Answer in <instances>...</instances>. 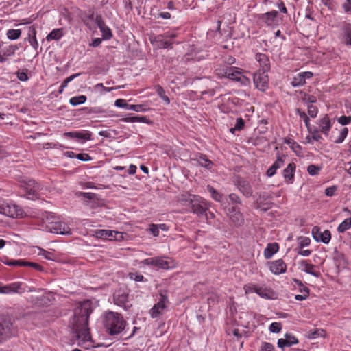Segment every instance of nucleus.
Wrapping results in <instances>:
<instances>
[{
    "label": "nucleus",
    "instance_id": "obj_1",
    "mask_svg": "<svg viewBox=\"0 0 351 351\" xmlns=\"http://www.w3.org/2000/svg\"><path fill=\"white\" fill-rule=\"evenodd\" d=\"M92 302L85 300L79 302L75 308L71 326L79 346L88 348L91 344V337L88 328V320L92 313Z\"/></svg>",
    "mask_w": 351,
    "mask_h": 351
},
{
    "label": "nucleus",
    "instance_id": "obj_2",
    "mask_svg": "<svg viewBox=\"0 0 351 351\" xmlns=\"http://www.w3.org/2000/svg\"><path fill=\"white\" fill-rule=\"evenodd\" d=\"M103 324L110 335L121 334L126 326V322L122 315L113 311H108L104 314Z\"/></svg>",
    "mask_w": 351,
    "mask_h": 351
},
{
    "label": "nucleus",
    "instance_id": "obj_3",
    "mask_svg": "<svg viewBox=\"0 0 351 351\" xmlns=\"http://www.w3.org/2000/svg\"><path fill=\"white\" fill-rule=\"evenodd\" d=\"M17 333L16 328L13 325L12 318L4 314H0V341L15 336Z\"/></svg>",
    "mask_w": 351,
    "mask_h": 351
},
{
    "label": "nucleus",
    "instance_id": "obj_4",
    "mask_svg": "<svg viewBox=\"0 0 351 351\" xmlns=\"http://www.w3.org/2000/svg\"><path fill=\"white\" fill-rule=\"evenodd\" d=\"M226 77L232 81L239 82L241 86H249L250 84V77L252 74L249 72H242V70L236 67L227 69L225 72Z\"/></svg>",
    "mask_w": 351,
    "mask_h": 351
},
{
    "label": "nucleus",
    "instance_id": "obj_5",
    "mask_svg": "<svg viewBox=\"0 0 351 351\" xmlns=\"http://www.w3.org/2000/svg\"><path fill=\"white\" fill-rule=\"evenodd\" d=\"M141 263L147 265H152L158 269H171L175 268L176 263L174 260L166 256H156L148 258L141 261Z\"/></svg>",
    "mask_w": 351,
    "mask_h": 351
},
{
    "label": "nucleus",
    "instance_id": "obj_6",
    "mask_svg": "<svg viewBox=\"0 0 351 351\" xmlns=\"http://www.w3.org/2000/svg\"><path fill=\"white\" fill-rule=\"evenodd\" d=\"M46 228L52 233L61 234H71V228L64 222L56 219L53 216L50 215V217H47L46 221Z\"/></svg>",
    "mask_w": 351,
    "mask_h": 351
},
{
    "label": "nucleus",
    "instance_id": "obj_7",
    "mask_svg": "<svg viewBox=\"0 0 351 351\" xmlns=\"http://www.w3.org/2000/svg\"><path fill=\"white\" fill-rule=\"evenodd\" d=\"M244 289L246 293H256L261 298L265 299H273L276 296L275 292L265 286H259L256 284H248L245 286Z\"/></svg>",
    "mask_w": 351,
    "mask_h": 351
},
{
    "label": "nucleus",
    "instance_id": "obj_8",
    "mask_svg": "<svg viewBox=\"0 0 351 351\" xmlns=\"http://www.w3.org/2000/svg\"><path fill=\"white\" fill-rule=\"evenodd\" d=\"M0 213L12 218L22 217L23 211L19 206L12 203H5L0 206Z\"/></svg>",
    "mask_w": 351,
    "mask_h": 351
},
{
    "label": "nucleus",
    "instance_id": "obj_9",
    "mask_svg": "<svg viewBox=\"0 0 351 351\" xmlns=\"http://www.w3.org/2000/svg\"><path fill=\"white\" fill-rule=\"evenodd\" d=\"M167 297L161 295L159 301L151 308L149 313L152 318H157L163 315L167 309Z\"/></svg>",
    "mask_w": 351,
    "mask_h": 351
},
{
    "label": "nucleus",
    "instance_id": "obj_10",
    "mask_svg": "<svg viewBox=\"0 0 351 351\" xmlns=\"http://www.w3.org/2000/svg\"><path fill=\"white\" fill-rule=\"evenodd\" d=\"M189 206L191 208L193 213L198 215H202L208 209L206 202L197 195L193 200H191V203L189 204Z\"/></svg>",
    "mask_w": 351,
    "mask_h": 351
},
{
    "label": "nucleus",
    "instance_id": "obj_11",
    "mask_svg": "<svg viewBox=\"0 0 351 351\" xmlns=\"http://www.w3.org/2000/svg\"><path fill=\"white\" fill-rule=\"evenodd\" d=\"M312 236L317 242H322L324 244H328L331 239L330 232L328 230L322 232L319 226H314L312 228Z\"/></svg>",
    "mask_w": 351,
    "mask_h": 351
},
{
    "label": "nucleus",
    "instance_id": "obj_12",
    "mask_svg": "<svg viewBox=\"0 0 351 351\" xmlns=\"http://www.w3.org/2000/svg\"><path fill=\"white\" fill-rule=\"evenodd\" d=\"M97 238L108 239L110 241H119L123 239V234L120 232L110 230H98L95 232Z\"/></svg>",
    "mask_w": 351,
    "mask_h": 351
},
{
    "label": "nucleus",
    "instance_id": "obj_13",
    "mask_svg": "<svg viewBox=\"0 0 351 351\" xmlns=\"http://www.w3.org/2000/svg\"><path fill=\"white\" fill-rule=\"evenodd\" d=\"M227 215L235 224H240L243 221V216L240 212V208L236 206H227L226 208Z\"/></svg>",
    "mask_w": 351,
    "mask_h": 351
},
{
    "label": "nucleus",
    "instance_id": "obj_14",
    "mask_svg": "<svg viewBox=\"0 0 351 351\" xmlns=\"http://www.w3.org/2000/svg\"><path fill=\"white\" fill-rule=\"evenodd\" d=\"M278 12L273 10L263 14L259 16V19L267 26H274L278 23Z\"/></svg>",
    "mask_w": 351,
    "mask_h": 351
},
{
    "label": "nucleus",
    "instance_id": "obj_15",
    "mask_svg": "<svg viewBox=\"0 0 351 351\" xmlns=\"http://www.w3.org/2000/svg\"><path fill=\"white\" fill-rule=\"evenodd\" d=\"M269 199V195L267 193L259 194L256 202L257 208L264 211L269 210L272 205V203L268 201Z\"/></svg>",
    "mask_w": 351,
    "mask_h": 351
},
{
    "label": "nucleus",
    "instance_id": "obj_16",
    "mask_svg": "<svg viewBox=\"0 0 351 351\" xmlns=\"http://www.w3.org/2000/svg\"><path fill=\"white\" fill-rule=\"evenodd\" d=\"M299 269L307 274H311L313 276L319 277L320 276V273L318 271L315 270L316 267L308 263L306 260H302L298 263Z\"/></svg>",
    "mask_w": 351,
    "mask_h": 351
},
{
    "label": "nucleus",
    "instance_id": "obj_17",
    "mask_svg": "<svg viewBox=\"0 0 351 351\" xmlns=\"http://www.w3.org/2000/svg\"><path fill=\"white\" fill-rule=\"evenodd\" d=\"M25 291L23 282H16L4 285V294L22 293Z\"/></svg>",
    "mask_w": 351,
    "mask_h": 351
},
{
    "label": "nucleus",
    "instance_id": "obj_18",
    "mask_svg": "<svg viewBox=\"0 0 351 351\" xmlns=\"http://www.w3.org/2000/svg\"><path fill=\"white\" fill-rule=\"evenodd\" d=\"M95 22L101 32L102 39L109 40L111 38L112 36L111 29L106 25L101 17L97 16L95 18Z\"/></svg>",
    "mask_w": 351,
    "mask_h": 351
},
{
    "label": "nucleus",
    "instance_id": "obj_19",
    "mask_svg": "<svg viewBox=\"0 0 351 351\" xmlns=\"http://www.w3.org/2000/svg\"><path fill=\"white\" fill-rule=\"evenodd\" d=\"M312 76L313 73L309 71L299 73L293 77L291 84L294 87L304 86L306 84V80L311 78Z\"/></svg>",
    "mask_w": 351,
    "mask_h": 351
},
{
    "label": "nucleus",
    "instance_id": "obj_20",
    "mask_svg": "<svg viewBox=\"0 0 351 351\" xmlns=\"http://www.w3.org/2000/svg\"><path fill=\"white\" fill-rule=\"evenodd\" d=\"M266 72L267 71L259 70V71L254 75L253 80L256 88L264 87L267 85L268 76Z\"/></svg>",
    "mask_w": 351,
    "mask_h": 351
},
{
    "label": "nucleus",
    "instance_id": "obj_21",
    "mask_svg": "<svg viewBox=\"0 0 351 351\" xmlns=\"http://www.w3.org/2000/svg\"><path fill=\"white\" fill-rule=\"evenodd\" d=\"M287 269L286 264L282 259H278L271 262L269 265L270 271L274 274H280L285 272Z\"/></svg>",
    "mask_w": 351,
    "mask_h": 351
},
{
    "label": "nucleus",
    "instance_id": "obj_22",
    "mask_svg": "<svg viewBox=\"0 0 351 351\" xmlns=\"http://www.w3.org/2000/svg\"><path fill=\"white\" fill-rule=\"evenodd\" d=\"M298 343V340L290 334H286L285 338L279 339L278 341V346L280 348L285 347H290Z\"/></svg>",
    "mask_w": 351,
    "mask_h": 351
},
{
    "label": "nucleus",
    "instance_id": "obj_23",
    "mask_svg": "<svg viewBox=\"0 0 351 351\" xmlns=\"http://www.w3.org/2000/svg\"><path fill=\"white\" fill-rule=\"evenodd\" d=\"M341 42L346 45L351 47V25L346 23L342 27L341 34Z\"/></svg>",
    "mask_w": 351,
    "mask_h": 351
},
{
    "label": "nucleus",
    "instance_id": "obj_24",
    "mask_svg": "<svg viewBox=\"0 0 351 351\" xmlns=\"http://www.w3.org/2000/svg\"><path fill=\"white\" fill-rule=\"evenodd\" d=\"M295 171V165L294 163H289L283 170V177L287 183L292 184L293 182Z\"/></svg>",
    "mask_w": 351,
    "mask_h": 351
},
{
    "label": "nucleus",
    "instance_id": "obj_25",
    "mask_svg": "<svg viewBox=\"0 0 351 351\" xmlns=\"http://www.w3.org/2000/svg\"><path fill=\"white\" fill-rule=\"evenodd\" d=\"M64 136L69 137L71 138H76L78 140H85L88 141L91 138V134L88 131H82V132H69L64 133Z\"/></svg>",
    "mask_w": 351,
    "mask_h": 351
},
{
    "label": "nucleus",
    "instance_id": "obj_26",
    "mask_svg": "<svg viewBox=\"0 0 351 351\" xmlns=\"http://www.w3.org/2000/svg\"><path fill=\"white\" fill-rule=\"evenodd\" d=\"M24 188L29 195L36 196L40 190V186L34 180H29L25 183Z\"/></svg>",
    "mask_w": 351,
    "mask_h": 351
},
{
    "label": "nucleus",
    "instance_id": "obj_27",
    "mask_svg": "<svg viewBox=\"0 0 351 351\" xmlns=\"http://www.w3.org/2000/svg\"><path fill=\"white\" fill-rule=\"evenodd\" d=\"M285 162V156H278L274 163L269 168V169L267 171V175L269 177L273 176L275 173L277 169L280 168Z\"/></svg>",
    "mask_w": 351,
    "mask_h": 351
},
{
    "label": "nucleus",
    "instance_id": "obj_28",
    "mask_svg": "<svg viewBox=\"0 0 351 351\" xmlns=\"http://www.w3.org/2000/svg\"><path fill=\"white\" fill-rule=\"evenodd\" d=\"M238 189L247 197L252 196L253 190L249 182L242 180L238 183Z\"/></svg>",
    "mask_w": 351,
    "mask_h": 351
},
{
    "label": "nucleus",
    "instance_id": "obj_29",
    "mask_svg": "<svg viewBox=\"0 0 351 351\" xmlns=\"http://www.w3.org/2000/svg\"><path fill=\"white\" fill-rule=\"evenodd\" d=\"M256 60L259 62L261 71H267L269 69V61L267 56L264 53H257Z\"/></svg>",
    "mask_w": 351,
    "mask_h": 351
},
{
    "label": "nucleus",
    "instance_id": "obj_30",
    "mask_svg": "<svg viewBox=\"0 0 351 351\" xmlns=\"http://www.w3.org/2000/svg\"><path fill=\"white\" fill-rule=\"evenodd\" d=\"M66 34L64 28H57L53 29L46 37L47 41L58 40L62 38Z\"/></svg>",
    "mask_w": 351,
    "mask_h": 351
},
{
    "label": "nucleus",
    "instance_id": "obj_31",
    "mask_svg": "<svg viewBox=\"0 0 351 351\" xmlns=\"http://www.w3.org/2000/svg\"><path fill=\"white\" fill-rule=\"evenodd\" d=\"M319 126L320 131L327 134L331 128V123L327 115H325L322 119L319 121Z\"/></svg>",
    "mask_w": 351,
    "mask_h": 351
},
{
    "label": "nucleus",
    "instance_id": "obj_32",
    "mask_svg": "<svg viewBox=\"0 0 351 351\" xmlns=\"http://www.w3.org/2000/svg\"><path fill=\"white\" fill-rule=\"evenodd\" d=\"M278 250V245L276 243H270L265 250V256L267 258H270Z\"/></svg>",
    "mask_w": 351,
    "mask_h": 351
},
{
    "label": "nucleus",
    "instance_id": "obj_33",
    "mask_svg": "<svg viewBox=\"0 0 351 351\" xmlns=\"http://www.w3.org/2000/svg\"><path fill=\"white\" fill-rule=\"evenodd\" d=\"M207 190L210 193L212 198L217 202H221L223 199V195L217 191L213 186L208 185Z\"/></svg>",
    "mask_w": 351,
    "mask_h": 351
},
{
    "label": "nucleus",
    "instance_id": "obj_34",
    "mask_svg": "<svg viewBox=\"0 0 351 351\" xmlns=\"http://www.w3.org/2000/svg\"><path fill=\"white\" fill-rule=\"evenodd\" d=\"M228 199L230 201L228 202V206H236L237 207H239L241 204L239 197L234 193L230 194L228 195Z\"/></svg>",
    "mask_w": 351,
    "mask_h": 351
},
{
    "label": "nucleus",
    "instance_id": "obj_35",
    "mask_svg": "<svg viewBox=\"0 0 351 351\" xmlns=\"http://www.w3.org/2000/svg\"><path fill=\"white\" fill-rule=\"evenodd\" d=\"M351 228V217L346 219L338 226L337 230L339 232H344Z\"/></svg>",
    "mask_w": 351,
    "mask_h": 351
},
{
    "label": "nucleus",
    "instance_id": "obj_36",
    "mask_svg": "<svg viewBox=\"0 0 351 351\" xmlns=\"http://www.w3.org/2000/svg\"><path fill=\"white\" fill-rule=\"evenodd\" d=\"M21 29H9L7 31L6 35L8 39L14 40L21 36Z\"/></svg>",
    "mask_w": 351,
    "mask_h": 351
},
{
    "label": "nucleus",
    "instance_id": "obj_37",
    "mask_svg": "<svg viewBox=\"0 0 351 351\" xmlns=\"http://www.w3.org/2000/svg\"><path fill=\"white\" fill-rule=\"evenodd\" d=\"M196 195L189 194V193H184L182 194L180 197L179 200L183 203L185 206H189V204L191 203V200H193Z\"/></svg>",
    "mask_w": 351,
    "mask_h": 351
},
{
    "label": "nucleus",
    "instance_id": "obj_38",
    "mask_svg": "<svg viewBox=\"0 0 351 351\" xmlns=\"http://www.w3.org/2000/svg\"><path fill=\"white\" fill-rule=\"evenodd\" d=\"M86 100V97L84 95H80L77 97H73L69 99V103L73 106H77L79 104H84Z\"/></svg>",
    "mask_w": 351,
    "mask_h": 351
},
{
    "label": "nucleus",
    "instance_id": "obj_39",
    "mask_svg": "<svg viewBox=\"0 0 351 351\" xmlns=\"http://www.w3.org/2000/svg\"><path fill=\"white\" fill-rule=\"evenodd\" d=\"M197 162L199 165L208 169H210L212 167V162L206 158L205 156H200L197 159Z\"/></svg>",
    "mask_w": 351,
    "mask_h": 351
},
{
    "label": "nucleus",
    "instance_id": "obj_40",
    "mask_svg": "<svg viewBox=\"0 0 351 351\" xmlns=\"http://www.w3.org/2000/svg\"><path fill=\"white\" fill-rule=\"evenodd\" d=\"M162 36H158L156 38V42L158 43V47L163 49H168L171 47V43L167 40H163Z\"/></svg>",
    "mask_w": 351,
    "mask_h": 351
},
{
    "label": "nucleus",
    "instance_id": "obj_41",
    "mask_svg": "<svg viewBox=\"0 0 351 351\" xmlns=\"http://www.w3.org/2000/svg\"><path fill=\"white\" fill-rule=\"evenodd\" d=\"M38 254L50 261H55V256L53 253L47 252L42 248L38 247Z\"/></svg>",
    "mask_w": 351,
    "mask_h": 351
},
{
    "label": "nucleus",
    "instance_id": "obj_42",
    "mask_svg": "<svg viewBox=\"0 0 351 351\" xmlns=\"http://www.w3.org/2000/svg\"><path fill=\"white\" fill-rule=\"evenodd\" d=\"M245 125V121L241 117L237 118L234 128H230V131L234 134L236 130H241Z\"/></svg>",
    "mask_w": 351,
    "mask_h": 351
},
{
    "label": "nucleus",
    "instance_id": "obj_43",
    "mask_svg": "<svg viewBox=\"0 0 351 351\" xmlns=\"http://www.w3.org/2000/svg\"><path fill=\"white\" fill-rule=\"evenodd\" d=\"M126 121L131 123H135V122H141V123H149V119L145 117H131L126 119Z\"/></svg>",
    "mask_w": 351,
    "mask_h": 351
},
{
    "label": "nucleus",
    "instance_id": "obj_44",
    "mask_svg": "<svg viewBox=\"0 0 351 351\" xmlns=\"http://www.w3.org/2000/svg\"><path fill=\"white\" fill-rule=\"evenodd\" d=\"M321 170V167L315 165H310L307 167V171L311 176H316L319 173Z\"/></svg>",
    "mask_w": 351,
    "mask_h": 351
},
{
    "label": "nucleus",
    "instance_id": "obj_45",
    "mask_svg": "<svg viewBox=\"0 0 351 351\" xmlns=\"http://www.w3.org/2000/svg\"><path fill=\"white\" fill-rule=\"evenodd\" d=\"M269 331L274 333H278L282 329V324L280 322H273L269 326Z\"/></svg>",
    "mask_w": 351,
    "mask_h": 351
},
{
    "label": "nucleus",
    "instance_id": "obj_46",
    "mask_svg": "<svg viewBox=\"0 0 351 351\" xmlns=\"http://www.w3.org/2000/svg\"><path fill=\"white\" fill-rule=\"evenodd\" d=\"M18 49V47L15 45H10L8 47H7L6 49H5L2 53L4 54V56H13L16 51Z\"/></svg>",
    "mask_w": 351,
    "mask_h": 351
},
{
    "label": "nucleus",
    "instance_id": "obj_47",
    "mask_svg": "<svg viewBox=\"0 0 351 351\" xmlns=\"http://www.w3.org/2000/svg\"><path fill=\"white\" fill-rule=\"evenodd\" d=\"M32 33H33V36H32V37H31L29 39V43L31 45V46L36 51L38 48V40H37L36 36V32L34 29L32 31Z\"/></svg>",
    "mask_w": 351,
    "mask_h": 351
},
{
    "label": "nucleus",
    "instance_id": "obj_48",
    "mask_svg": "<svg viewBox=\"0 0 351 351\" xmlns=\"http://www.w3.org/2000/svg\"><path fill=\"white\" fill-rule=\"evenodd\" d=\"M128 110H132L135 112H146L147 109L143 105H129Z\"/></svg>",
    "mask_w": 351,
    "mask_h": 351
},
{
    "label": "nucleus",
    "instance_id": "obj_49",
    "mask_svg": "<svg viewBox=\"0 0 351 351\" xmlns=\"http://www.w3.org/2000/svg\"><path fill=\"white\" fill-rule=\"evenodd\" d=\"M318 112L317 108L313 105L311 104L308 106V114L312 118H315L317 117Z\"/></svg>",
    "mask_w": 351,
    "mask_h": 351
},
{
    "label": "nucleus",
    "instance_id": "obj_50",
    "mask_svg": "<svg viewBox=\"0 0 351 351\" xmlns=\"http://www.w3.org/2000/svg\"><path fill=\"white\" fill-rule=\"evenodd\" d=\"M300 95H301V98L303 100L308 101L311 103H314L316 101V98L314 96L306 95V93H303L302 91H300Z\"/></svg>",
    "mask_w": 351,
    "mask_h": 351
},
{
    "label": "nucleus",
    "instance_id": "obj_51",
    "mask_svg": "<svg viewBox=\"0 0 351 351\" xmlns=\"http://www.w3.org/2000/svg\"><path fill=\"white\" fill-rule=\"evenodd\" d=\"M114 105L118 108H124L128 109L129 104H127V101L123 99H118L115 101Z\"/></svg>",
    "mask_w": 351,
    "mask_h": 351
},
{
    "label": "nucleus",
    "instance_id": "obj_52",
    "mask_svg": "<svg viewBox=\"0 0 351 351\" xmlns=\"http://www.w3.org/2000/svg\"><path fill=\"white\" fill-rule=\"evenodd\" d=\"M347 134H348V129L346 128H343L341 130V131L340 132L339 137L338 138V139L335 140V142L337 143H340L343 142L344 138L346 137Z\"/></svg>",
    "mask_w": 351,
    "mask_h": 351
},
{
    "label": "nucleus",
    "instance_id": "obj_53",
    "mask_svg": "<svg viewBox=\"0 0 351 351\" xmlns=\"http://www.w3.org/2000/svg\"><path fill=\"white\" fill-rule=\"evenodd\" d=\"M274 349V346L271 343L264 342L262 343L261 351H273Z\"/></svg>",
    "mask_w": 351,
    "mask_h": 351
},
{
    "label": "nucleus",
    "instance_id": "obj_54",
    "mask_svg": "<svg viewBox=\"0 0 351 351\" xmlns=\"http://www.w3.org/2000/svg\"><path fill=\"white\" fill-rule=\"evenodd\" d=\"M311 243V240L308 237H301L300 239L299 245L301 248L308 246Z\"/></svg>",
    "mask_w": 351,
    "mask_h": 351
},
{
    "label": "nucleus",
    "instance_id": "obj_55",
    "mask_svg": "<svg viewBox=\"0 0 351 351\" xmlns=\"http://www.w3.org/2000/svg\"><path fill=\"white\" fill-rule=\"evenodd\" d=\"M342 7L346 13L351 14V0H346L343 3Z\"/></svg>",
    "mask_w": 351,
    "mask_h": 351
},
{
    "label": "nucleus",
    "instance_id": "obj_56",
    "mask_svg": "<svg viewBox=\"0 0 351 351\" xmlns=\"http://www.w3.org/2000/svg\"><path fill=\"white\" fill-rule=\"evenodd\" d=\"M322 332H323L322 330L319 331V330H315V331H309L307 334V337L308 339H315L317 338L318 336L321 335Z\"/></svg>",
    "mask_w": 351,
    "mask_h": 351
},
{
    "label": "nucleus",
    "instance_id": "obj_57",
    "mask_svg": "<svg viewBox=\"0 0 351 351\" xmlns=\"http://www.w3.org/2000/svg\"><path fill=\"white\" fill-rule=\"evenodd\" d=\"M8 265L26 266V262L22 261H11L6 263Z\"/></svg>",
    "mask_w": 351,
    "mask_h": 351
},
{
    "label": "nucleus",
    "instance_id": "obj_58",
    "mask_svg": "<svg viewBox=\"0 0 351 351\" xmlns=\"http://www.w3.org/2000/svg\"><path fill=\"white\" fill-rule=\"evenodd\" d=\"M336 190H337V187L335 186H330V187H328L325 190V194L328 197H332V196L334 195L335 192L336 191Z\"/></svg>",
    "mask_w": 351,
    "mask_h": 351
},
{
    "label": "nucleus",
    "instance_id": "obj_59",
    "mask_svg": "<svg viewBox=\"0 0 351 351\" xmlns=\"http://www.w3.org/2000/svg\"><path fill=\"white\" fill-rule=\"evenodd\" d=\"M77 75H79V74H76V75H72L68 77H66L64 82H62V84H61V86H60V88H65L67 85H68V83L70 82L71 81H72L75 77H77Z\"/></svg>",
    "mask_w": 351,
    "mask_h": 351
},
{
    "label": "nucleus",
    "instance_id": "obj_60",
    "mask_svg": "<svg viewBox=\"0 0 351 351\" xmlns=\"http://www.w3.org/2000/svg\"><path fill=\"white\" fill-rule=\"evenodd\" d=\"M156 18H162L163 19H171V14L168 12H161L158 13L156 16Z\"/></svg>",
    "mask_w": 351,
    "mask_h": 351
},
{
    "label": "nucleus",
    "instance_id": "obj_61",
    "mask_svg": "<svg viewBox=\"0 0 351 351\" xmlns=\"http://www.w3.org/2000/svg\"><path fill=\"white\" fill-rule=\"evenodd\" d=\"M149 231L154 237H157L159 234V229L158 228L156 224H152L149 227Z\"/></svg>",
    "mask_w": 351,
    "mask_h": 351
},
{
    "label": "nucleus",
    "instance_id": "obj_62",
    "mask_svg": "<svg viewBox=\"0 0 351 351\" xmlns=\"http://www.w3.org/2000/svg\"><path fill=\"white\" fill-rule=\"evenodd\" d=\"M351 121L350 117L342 116L339 119V122L343 125L348 124Z\"/></svg>",
    "mask_w": 351,
    "mask_h": 351
},
{
    "label": "nucleus",
    "instance_id": "obj_63",
    "mask_svg": "<svg viewBox=\"0 0 351 351\" xmlns=\"http://www.w3.org/2000/svg\"><path fill=\"white\" fill-rule=\"evenodd\" d=\"M76 158L82 161H88L90 160V157L87 154H78L75 155Z\"/></svg>",
    "mask_w": 351,
    "mask_h": 351
},
{
    "label": "nucleus",
    "instance_id": "obj_64",
    "mask_svg": "<svg viewBox=\"0 0 351 351\" xmlns=\"http://www.w3.org/2000/svg\"><path fill=\"white\" fill-rule=\"evenodd\" d=\"M17 77L23 82L27 80L28 77L25 72L21 71L17 73Z\"/></svg>",
    "mask_w": 351,
    "mask_h": 351
}]
</instances>
